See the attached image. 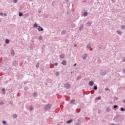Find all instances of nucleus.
Listing matches in <instances>:
<instances>
[{"label":"nucleus","mask_w":125,"mask_h":125,"mask_svg":"<svg viewBox=\"0 0 125 125\" xmlns=\"http://www.w3.org/2000/svg\"><path fill=\"white\" fill-rule=\"evenodd\" d=\"M93 84H94V83L93 82V81H90L89 82V85L90 86H92V85H93Z\"/></svg>","instance_id":"nucleus-10"},{"label":"nucleus","mask_w":125,"mask_h":125,"mask_svg":"<svg viewBox=\"0 0 125 125\" xmlns=\"http://www.w3.org/2000/svg\"><path fill=\"white\" fill-rule=\"evenodd\" d=\"M18 1V0H13L14 3H16Z\"/></svg>","instance_id":"nucleus-40"},{"label":"nucleus","mask_w":125,"mask_h":125,"mask_svg":"<svg viewBox=\"0 0 125 125\" xmlns=\"http://www.w3.org/2000/svg\"><path fill=\"white\" fill-rule=\"evenodd\" d=\"M76 65H77V63H75V64H74V66L75 67V66H76Z\"/></svg>","instance_id":"nucleus-50"},{"label":"nucleus","mask_w":125,"mask_h":125,"mask_svg":"<svg viewBox=\"0 0 125 125\" xmlns=\"http://www.w3.org/2000/svg\"><path fill=\"white\" fill-rule=\"evenodd\" d=\"M111 125H115V124H112Z\"/></svg>","instance_id":"nucleus-56"},{"label":"nucleus","mask_w":125,"mask_h":125,"mask_svg":"<svg viewBox=\"0 0 125 125\" xmlns=\"http://www.w3.org/2000/svg\"><path fill=\"white\" fill-rule=\"evenodd\" d=\"M61 64L63 65V66H66L67 64V61L63 60Z\"/></svg>","instance_id":"nucleus-6"},{"label":"nucleus","mask_w":125,"mask_h":125,"mask_svg":"<svg viewBox=\"0 0 125 125\" xmlns=\"http://www.w3.org/2000/svg\"><path fill=\"white\" fill-rule=\"evenodd\" d=\"M10 53H11V55H12V56H14V55L15 54V52L14 51V50H11Z\"/></svg>","instance_id":"nucleus-9"},{"label":"nucleus","mask_w":125,"mask_h":125,"mask_svg":"<svg viewBox=\"0 0 125 125\" xmlns=\"http://www.w3.org/2000/svg\"><path fill=\"white\" fill-rule=\"evenodd\" d=\"M42 36L39 37V40L42 41Z\"/></svg>","instance_id":"nucleus-33"},{"label":"nucleus","mask_w":125,"mask_h":125,"mask_svg":"<svg viewBox=\"0 0 125 125\" xmlns=\"http://www.w3.org/2000/svg\"><path fill=\"white\" fill-rule=\"evenodd\" d=\"M87 26L88 27H90V26H91V22L89 21L86 23Z\"/></svg>","instance_id":"nucleus-16"},{"label":"nucleus","mask_w":125,"mask_h":125,"mask_svg":"<svg viewBox=\"0 0 125 125\" xmlns=\"http://www.w3.org/2000/svg\"><path fill=\"white\" fill-rule=\"evenodd\" d=\"M91 93L92 94H93V93H94V90L91 91Z\"/></svg>","instance_id":"nucleus-43"},{"label":"nucleus","mask_w":125,"mask_h":125,"mask_svg":"<svg viewBox=\"0 0 125 125\" xmlns=\"http://www.w3.org/2000/svg\"><path fill=\"white\" fill-rule=\"evenodd\" d=\"M13 65L16 67L17 66H18V62L16 61H14L13 62Z\"/></svg>","instance_id":"nucleus-3"},{"label":"nucleus","mask_w":125,"mask_h":125,"mask_svg":"<svg viewBox=\"0 0 125 125\" xmlns=\"http://www.w3.org/2000/svg\"><path fill=\"white\" fill-rule=\"evenodd\" d=\"M3 15V13L0 12V16H2Z\"/></svg>","instance_id":"nucleus-41"},{"label":"nucleus","mask_w":125,"mask_h":125,"mask_svg":"<svg viewBox=\"0 0 125 125\" xmlns=\"http://www.w3.org/2000/svg\"><path fill=\"white\" fill-rule=\"evenodd\" d=\"M40 65H39V62L36 65V68H39Z\"/></svg>","instance_id":"nucleus-36"},{"label":"nucleus","mask_w":125,"mask_h":125,"mask_svg":"<svg viewBox=\"0 0 125 125\" xmlns=\"http://www.w3.org/2000/svg\"><path fill=\"white\" fill-rule=\"evenodd\" d=\"M83 29V25H82L80 26V28H79V30L80 31H82V29Z\"/></svg>","instance_id":"nucleus-19"},{"label":"nucleus","mask_w":125,"mask_h":125,"mask_svg":"<svg viewBox=\"0 0 125 125\" xmlns=\"http://www.w3.org/2000/svg\"><path fill=\"white\" fill-rule=\"evenodd\" d=\"M71 74H73V72H71Z\"/></svg>","instance_id":"nucleus-55"},{"label":"nucleus","mask_w":125,"mask_h":125,"mask_svg":"<svg viewBox=\"0 0 125 125\" xmlns=\"http://www.w3.org/2000/svg\"><path fill=\"white\" fill-rule=\"evenodd\" d=\"M33 95H34V97H36L38 95L37 94V93L36 92H35L33 93Z\"/></svg>","instance_id":"nucleus-34"},{"label":"nucleus","mask_w":125,"mask_h":125,"mask_svg":"<svg viewBox=\"0 0 125 125\" xmlns=\"http://www.w3.org/2000/svg\"><path fill=\"white\" fill-rule=\"evenodd\" d=\"M106 74H107V72H106V71H103L101 72V76H105V75H106Z\"/></svg>","instance_id":"nucleus-8"},{"label":"nucleus","mask_w":125,"mask_h":125,"mask_svg":"<svg viewBox=\"0 0 125 125\" xmlns=\"http://www.w3.org/2000/svg\"><path fill=\"white\" fill-rule=\"evenodd\" d=\"M118 108V105H114L113 106V109H117Z\"/></svg>","instance_id":"nucleus-27"},{"label":"nucleus","mask_w":125,"mask_h":125,"mask_svg":"<svg viewBox=\"0 0 125 125\" xmlns=\"http://www.w3.org/2000/svg\"><path fill=\"white\" fill-rule=\"evenodd\" d=\"M120 110L122 112H124V111H125V109L124 107H121Z\"/></svg>","instance_id":"nucleus-25"},{"label":"nucleus","mask_w":125,"mask_h":125,"mask_svg":"<svg viewBox=\"0 0 125 125\" xmlns=\"http://www.w3.org/2000/svg\"><path fill=\"white\" fill-rule=\"evenodd\" d=\"M121 29L122 30H124V29H125V25H122L121 26Z\"/></svg>","instance_id":"nucleus-28"},{"label":"nucleus","mask_w":125,"mask_h":125,"mask_svg":"<svg viewBox=\"0 0 125 125\" xmlns=\"http://www.w3.org/2000/svg\"><path fill=\"white\" fill-rule=\"evenodd\" d=\"M54 65L55 66H58V63L55 62V63H54Z\"/></svg>","instance_id":"nucleus-39"},{"label":"nucleus","mask_w":125,"mask_h":125,"mask_svg":"<svg viewBox=\"0 0 125 125\" xmlns=\"http://www.w3.org/2000/svg\"><path fill=\"white\" fill-rule=\"evenodd\" d=\"M116 119H117V117L115 116L114 119V121H116Z\"/></svg>","instance_id":"nucleus-49"},{"label":"nucleus","mask_w":125,"mask_h":125,"mask_svg":"<svg viewBox=\"0 0 125 125\" xmlns=\"http://www.w3.org/2000/svg\"><path fill=\"white\" fill-rule=\"evenodd\" d=\"M58 125H59V124H58Z\"/></svg>","instance_id":"nucleus-57"},{"label":"nucleus","mask_w":125,"mask_h":125,"mask_svg":"<svg viewBox=\"0 0 125 125\" xmlns=\"http://www.w3.org/2000/svg\"><path fill=\"white\" fill-rule=\"evenodd\" d=\"M60 58L61 59H63L64 58H65V55L64 54H62L60 55Z\"/></svg>","instance_id":"nucleus-7"},{"label":"nucleus","mask_w":125,"mask_h":125,"mask_svg":"<svg viewBox=\"0 0 125 125\" xmlns=\"http://www.w3.org/2000/svg\"><path fill=\"white\" fill-rule=\"evenodd\" d=\"M2 124H3V125H5L6 124V121H2Z\"/></svg>","instance_id":"nucleus-37"},{"label":"nucleus","mask_w":125,"mask_h":125,"mask_svg":"<svg viewBox=\"0 0 125 125\" xmlns=\"http://www.w3.org/2000/svg\"><path fill=\"white\" fill-rule=\"evenodd\" d=\"M64 86L67 89H69V88H70V87H71V85L69 83H65L64 84Z\"/></svg>","instance_id":"nucleus-2"},{"label":"nucleus","mask_w":125,"mask_h":125,"mask_svg":"<svg viewBox=\"0 0 125 125\" xmlns=\"http://www.w3.org/2000/svg\"><path fill=\"white\" fill-rule=\"evenodd\" d=\"M7 16V15L6 14V13H4V16L5 17V16Z\"/></svg>","instance_id":"nucleus-46"},{"label":"nucleus","mask_w":125,"mask_h":125,"mask_svg":"<svg viewBox=\"0 0 125 125\" xmlns=\"http://www.w3.org/2000/svg\"><path fill=\"white\" fill-rule=\"evenodd\" d=\"M123 102L125 104V100H123Z\"/></svg>","instance_id":"nucleus-51"},{"label":"nucleus","mask_w":125,"mask_h":125,"mask_svg":"<svg viewBox=\"0 0 125 125\" xmlns=\"http://www.w3.org/2000/svg\"><path fill=\"white\" fill-rule=\"evenodd\" d=\"M50 108H51V104H48L45 105L44 109H45V111H48V110H49V109H50Z\"/></svg>","instance_id":"nucleus-1"},{"label":"nucleus","mask_w":125,"mask_h":125,"mask_svg":"<svg viewBox=\"0 0 125 125\" xmlns=\"http://www.w3.org/2000/svg\"><path fill=\"white\" fill-rule=\"evenodd\" d=\"M112 2H115L116 0H111Z\"/></svg>","instance_id":"nucleus-44"},{"label":"nucleus","mask_w":125,"mask_h":125,"mask_svg":"<svg viewBox=\"0 0 125 125\" xmlns=\"http://www.w3.org/2000/svg\"><path fill=\"white\" fill-rule=\"evenodd\" d=\"M86 57H87V54H84L83 56H82V58L83 59V60H85L86 59Z\"/></svg>","instance_id":"nucleus-5"},{"label":"nucleus","mask_w":125,"mask_h":125,"mask_svg":"<svg viewBox=\"0 0 125 125\" xmlns=\"http://www.w3.org/2000/svg\"><path fill=\"white\" fill-rule=\"evenodd\" d=\"M62 35H65V34H67V31L66 30H62L61 32Z\"/></svg>","instance_id":"nucleus-11"},{"label":"nucleus","mask_w":125,"mask_h":125,"mask_svg":"<svg viewBox=\"0 0 125 125\" xmlns=\"http://www.w3.org/2000/svg\"><path fill=\"white\" fill-rule=\"evenodd\" d=\"M16 118H17V114H14L13 115V119H16Z\"/></svg>","instance_id":"nucleus-18"},{"label":"nucleus","mask_w":125,"mask_h":125,"mask_svg":"<svg viewBox=\"0 0 125 125\" xmlns=\"http://www.w3.org/2000/svg\"><path fill=\"white\" fill-rule=\"evenodd\" d=\"M2 91L3 94H5V92H4V91H5V89L4 88H3L2 89Z\"/></svg>","instance_id":"nucleus-23"},{"label":"nucleus","mask_w":125,"mask_h":125,"mask_svg":"<svg viewBox=\"0 0 125 125\" xmlns=\"http://www.w3.org/2000/svg\"><path fill=\"white\" fill-rule=\"evenodd\" d=\"M38 30L39 31V32H42V31H43V28L41 26H38Z\"/></svg>","instance_id":"nucleus-4"},{"label":"nucleus","mask_w":125,"mask_h":125,"mask_svg":"<svg viewBox=\"0 0 125 125\" xmlns=\"http://www.w3.org/2000/svg\"><path fill=\"white\" fill-rule=\"evenodd\" d=\"M96 100H100V99H101V97H98L97 98H96Z\"/></svg>","instance_id":"nucleus-30"},{"label":"nucleus","mask_w":125,"mask_h":125,"mask_svg":"<svg viewBox=\"0 0 125 125\" xmlns=\"http://www.w3.org/2000/svg\"><path fill=\"white\" fill-rule=\"evenodd\" d=\"M123 61L125 62V58L123 60Z\"/></svg>","instance_id":"nucleus-53"},{"label":"nucleus","mask_w":125,"mask_h":125,"mask_svg":"<svg viewBox=\"0 0 125 125\" xmlns=\"http://www.w3.org/2000/svg\"><path fill=\"white\" fill-rule=\"evenodd\" d=\"M19 16H20V17H21V16H23V14L21 12H20L19 14Z\"/></svg>","instance_id":"nucleus-26"},{"label":"nucleus","mask_w":125,"mask_h":125,"mask_svg":"<svg viewBox=\"0 0 125 125\" xmlns=\"http://www.w3.org/2000/svg\"><path fill=\"white\" fill-rule=\"evenodd\" d=\"M30 0V1H32V0Z\"/></svg>","instance_id":"nucleus-54"},{"label":"nucleus","mask_w":125,"mask_h":125,"mask_svg":"<svg viewBox=\"0 0 125 125\" xmlns=\"http://www.w3.org/2000/svg\"><path fill=\"white\" fill-rule=\"evenodd\" d=\"M86 47L89 48L90 47V43H89L87 45Z\"/></svg>","instance_id":"nucleus-31"},{"label":"nucleus","mask_w":125,"mask_h":125,"mask_svg":"<svg viewBox=\"0 0 125 125\" xmlns=\"http://www.w3.org/2000/svg\"><path fill=\"white\" fill-rule=\"evenodd\" d=\"M106 112H110L111 111V108L110 107H107L106 109Z\"/></svg>","instance_id":"nucleus-20"},{"label":"nucleus","mask_w":125,"mask_h":125,"mask_svg":"<svg viewBox=\"0 0 125 125\" xmlns=\"http://www.w3.org/2000/svg\"><path fill=\"white\" fill-rule=\"evenodd\" d=\"M82 79V76L81 75L77 76V78L76 79V81H79V80Z\"/></svg>","instance_id":"nucleus-12"},{"label":"nucleus","mask_w":125,"mask_h":125,"mask_svg":"<svg viewBox=\"0 0 125 125\" xmlns=\"http://www.w3.org/2000/svg\"><path fill=\"white\" fill-rule=\"evenodd\" d=\"M33 27H34V28H38V27H39V26H38V24L35 23L34 24Z\"/></svg>","instance_id":"nucleus-17"},{"label":"nucleus","mask_w":125,"mask_h":125,"mask_svg":"<svg viewBox=\"0 0 125 125\" xmlns=\"http://www.w3.org/2000/svg\"><path fill=\"white\" fill-rule=\"evenodd\" d=\"M117 33L118 35H120L121 36V35H122V32L121 31H117Z\"/></svg>","instance_id":"nucleus-32"},{"label":"nucleus","mask_w":125,"mask_h":125,"mask_svg":"<svg viewBox=\"0 0 125 125\" xmlns=\"http://www.w3.org/2000/svg\"><path fill=\"white\" fill-rule=\"evenodd\" d=\"M105 91H108V90H109V88H105Z\"/></svg>","instance_id":"nucleus-42"},{"label":"nucleus","mask_w":125,"mask_h":125,"mask_svg":"<svg viewBox=\"0 0 125 125\" xmlns=\"http://www.w3.org/2000/svg\"><path fill=\"white\" fill-rule=\"evenodd\" d=\"M4 103L3 101H0V105H3Z\"/></svg>","instance_id":"nucleus-35"},{"label":"nucleus","mask_w":125,"mask_h":125,"mask_svg":"<svg viewBox=\"0 0 125 125\" xmlns=\"http://www.w3.org/2000/svg\"><path fill=\"white\" fill-rule=\"evenodd\" d=\"M93 89L95 90H97V86H94L93 87Z\"/></svg>","instance_id":"nucleus-29"},{"label":"nucleus","mask_w":125,"mask_h":125,"mask_svg":"<svg viewBox=\"0 0 125 125\" xmlns=\"http://www.w3.org/2000/svg\"><path fill=\"white\" fill-rule=\"evenodd\" d=\"M42 13V11L41 10H39V13Z\"/></svg>","instance_id":"nucleus-45"},{"label":"nucleus","mask_w":125,"mask_h":125,"mask_svg":"<svg viewBox=\"0 0 125 125\" xmlns=\"http://www.w3.org/2000/svg\"><path fill=\"white\" fill-rule=\"evenodd\" d=\"M34 110V106L31 105L29 107V111H33Z\"/></svg>","instance_id":"nucleus-13"},{"label":"nucleus","mask_w":125,"mask_h":125,"mask_svg":"<svg viewBox=\"0 0 125 125\" xmlns=\"http://www.w3.org/2000/svg\"><path fill=\"white\" fill-rule=\"evenodd\" d=\"M74 47H77V44H75L74 45Z\"/></svg>","instance_id":"nucleus-48"},{"label":"nucleus","mask_w":125,"mask_h":125,"mask_svg":"<svg viewBox=\"0 0 125 125\" xmlns=\"http://www.w3.org/2000/svg\"><path fill=\"white\" fill-rule=\"evenodd\" d=\"M76 125H81V120H79L76 123Z\"/></svg>","instance_id":"nucleus-14"},{"label":"nucleus","mask_w":125,"mask_h":125,"mask_svg":"<svg viewBox=\"0 0 125 125\" xmlns=\"http://www.w3.org/2000/svg\"><path fill=\"white\" fill-rule=\"evenodd\" d=\"M5 43H7V44L9 43V40L6 39L5 40Z\"/></svg>","instance_id":"nucleus-22"},{"label":"nucleus","mask_w":125,"mask_h":125,"mask_svg":"<svg viewBox=\"0 0 125 125\" xmlns=\"http://www.w3.org/2000/svg\"><path fill=\"white\" fill-rule=\"evenodd\" d=\"M70 103H72V104H74V103H75V100H72L70 101Z\"/></svg>","instance_id":"nucleus-24"},{"label":"nucleus","mask_w":125,"mask_h":125,"mask_svg":"<svg viewBox=\"0 0 125 125\" xmlns=\"http://www.w3.org/2000/svg\"><path fill=\"white\" fill-rule=\"evenodd\" d=\"M72 122H73L72 120H70L67 121V124H71L72 123Z\"/></svg>","instance_id":"nucleus-21"},{"label":"nucleus","mask_w":125,"mask_h":125,"mask_svg":"<svg viewBox=\"0 0 125 125\" xmlns=\"http://www.w3.org/2000/svg\"><path fill=\"white\" fill-rule=\"evenodd\" d=\"M65 0V1L66 2H68V1H69V0Z\"/></svg>","instance_id":"nucleus-47"},{"label":"nucleus","mask_w":125,"mask_h":125,"mask_svg":"<svg viewBox=\"0 0 125 125\" xmlns=\"http://www.w3.org/2000/svg\"><path fill=\"white\" fill-rule=\"evenodd\" d=\"M59 75H60L59 72H57L56 73V75H57V76H59Z\"/></svg>","instance_id":"nucleus-38"},{"label":"nucleus","mask_w":125,"mask_h":125,"mask_svg":"<svg viewBox=\"0 0 125 125\" xmlns=\"http://www.w3.org/2000/svg\"><path fill=\"white\" fill-rule=\"evenodd\" d=\"M123 73H125V69L123 70Z\"/></svg>","instance_id":"nucleus-52"},{"label":"nucleus","mask_w":125,"mask_h":125,"mask_svg":"<svg viewBox=\"0 0 125 125\" xmlns=\"http://www.w3.org/2000/svg\"><path fill=\"white\" fill-rule=\"evenodd\" d=\"M88 14V13H87V12H85L83 13V16H84V17L87 16Z\"/></svg>","instance_id":"nucleus-15"}]
</instances>
